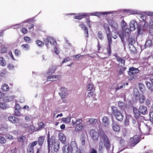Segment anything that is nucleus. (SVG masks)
Segmentation results:
<instances>
[{"instance_id": "1", "label": "nucleus", "mask_w": 153, "mask_h": 153, "mask_svg": "<svg viewBox=\"0 0 153 153\" xmlns=\"http://www.w3.org/2000/svg\"><path fill=\"white\" fill-rule=\"evenodd\" d=\"M110 141L105 134H101L100 136V140L99 144V149L100 152H102L103 149L105 147L108 149L110 146Z\"/></svg>"}, {"instance_id": "2", "label": "nucleus", "mask_w": 153, "mask_h": 153, "mask_svg": "<svg viewBox=\"0 0 153 153\" xmlns=\"http://www.w3.org/2000/svg\"><path fill=\"white\" fill-rule=\"evenodd\" d=\"M136 128H138L140 131L145 135L150 134L149 133L151 130L150 127L145 124L143 122L141 123H137Z\"/></svg>"}, {"instance_id": "3", "label": "nucleus", "mask_w": 153, "mask_h": 153, "mask_svg": "<svg viewBox=\"0 0 153 153\" xmlns=\"http://www.w3.org/2000/svg\"><path fill=\"white\" fill-rule=\"evenodd\" d=\"M111 113L115 116L116 119L119 121L122 120L123 118L122 114L114 106L111 107Z\"/></svg>"}, {"instance_id": "4", "label": "nucleus", "mask_w": 153, "mask_h": 153, "mask_svg": "<svg viewBox=\"0 0 153 153\" xmlns=\"http://www.w3.org/2000/svg\"><path fill=\"white\" fill-rule=\"evenodd\" d=\"M69 146L71 153H78L77 146L75 141H71Z\"/></svg>"}, {"instance_id": "5", "label": "nucleus", "mask_w": 153, "mask_h": 153, "mask_svg": "<svg viewBox=\"0 0 153 153\" xmlns=\"http://www.w3.org/2000/svg\"><path fill=\"white\" fill-rule=\"evenodd\" d=\"M140 138L138 135H136L130 139V142L131 146H134L140 141Z\"/></svg>"}, {"instance_id": "6", "label": "nucleus", "mask_w": 153, "mask_h": 153, "mask_svg": "<svg viewBox=\"0 0 153 153\" xmlns=\"http://www.w3.org/2000/svg\"><path fill=\"white\" fill-rule=\"evenodd\" d=\"M58 142L55 140L54 136H52L50 139L48 138V148L50 149V147H52L53 145L54 144Z\"/></svg>"}, {"instance_id": "7", "label": "nucleus", "mask_w": 153, "mask_h": 153, "mask_svg": "<svg viewBox=\"0 0 153 153\" xmlns=\"http://www.w3.org/2000/svg\"><path fill=\"white\" fill-rule=\"evenodd\" d=\"M59 94L62 99H63L68 95L67 89L64 88H61L60 91L59 92Z\"/></svg>"}, {"instance_id": "8", "label": "nucleus", "mask_w": 153, "mask_h": 153, "mask_svg": "<svg viewBox=\"0 0 153 153\" xmlns=\"http://www.w3.org/2000/svg\"><path fill=\"white\" fill-rule=\"evenodd\" d=\"M90 135L91 138L94 140H97L98 138V134L94 130H91L90 131Z\"/></svg>"}, {"instance_id": "9", "label": "nucleus", "mask_w": 153, "mask_h": 153, "mask_svg": "<svg viewBox=\"0 0 153 153\" xmlns=\"http://www.w3.org/2000/svg\"><path fill=\"white\" fill-rule=\"evenodd\" d=\"M109 13V12H95L93 13H91L89 14V15L88 16H97L100 17L102 15H107Z\"/></svg>"}, {"instance_id": "10", "label": "nucleus", "mask_w": 153, "mask_h": 153, "mask_svg": "<svg viewBox=\"0 0 153 153\" xmlns=\"http://www.w3.org/2000/svg\"><path fill=\"white\" fill-rule=\"evenodd\" d=\"M102 125L105 127H108L109 124V119L106 116H104L102 119Z\"/></svg>"}, {"instance_id": "11", "label": "nucleus", "mask_w": 153, "mask_h": 153, "mask_svg": "<svg viewBox=\"0 0 153 153\" xmlns=\"http://www.w3.org/2000/svg\"><path fill=\"white\" fill-rule=\"evenodd\" d=\"M139 70L138 69L136 68H134L132 67L131 68L129 69V71L128 72V74L129 75H132L135 74L139 72Z\"/></svg>"}, {"instance_id": "12", "label": "nucleus", "mask_w": 153, "mask_h": 153, "mask_svg": "<svg viewBox=\"0 0 153 153\" xmlns=\"http://www.w3.org/2000/svg\"><path fill=\"white\" fill-rule=\"evenodd\" d=\"M60 76L59 75H53L48 77L47 81H54L60 79Z\"/></svg>"}, {"instance_id": "13", "label": "nucleus", "mask_w": 153, "mask_h": 153, "mask_svg": "<svg viewBox=\"0 0 153 153\" xmlns=\"http://www.w3.org/2000/svg\"><path fill=\"white\" fill-rule=\"evenodd\" d=\"M89 15V13H83L81 14H79L77 16H74V18L79 20L82 19L83 17L88 16Z\"/></svg>"}, {"instance_id": "14", "label": "nucleus", "mask_w": 153, "mask_h": 153, "mask_svg": "<svg viewBox=\"0 0 153 153\" xmlns=\"http://www.w3.org/2000/svg\"><path fill=\"white\" fill-rule=\"evenodd\" d=\"M137 23L134 20L131 21L129 24L130 28L131 31L134 30L135 29V25Z\"/></svg>"}, {"instance_id": "15", "label": "nucleus", "mask_w": 153, "mask_h": 153, "mask_svg": "<svg viewBox=\"0 0 153 153\" xmlns=\"http://www.w3.org/2000/svg\"><path fill=\"white\" fill-rule=\"evenodd\" d=\"M112 127L114 131L116 132H118L120 129L119 126L115 122L112 123Z\"/></svg>"}, {"instance_id": "16", "label": "nucleus", "mask_w": 153, "mask_h": 153, "mask_svg": "<svg viewBox=\"0 0 153 153\" xmlns=\"http://www.w3.org/2000/svg\"><path fill=\"white\" fill-rule=\"evenodd\" d=\"M58 137L59 140L62 143H64L65 142L66 140V138L63 133H59L58 135Z\"/></svg>"}, {"instance_id": "17", "label": "nucleus", "mask_w": 153, "mask_h": 153, "mask_svg": "<svg viewBox=\"0 0 153 153\" xmlns=\"http://www.w3.org/2000/svg\"><path fill=\"white\" fill-rule=\"evenodd\" d=\"M62 150L64 153H68L70 151L69 145L68 144H65L63 147Z\"/></svg>"}, {"instance_id": "18", "label": "nucleus", "mask_w": 153, "mask_h": 153, "mask_svg": "<svg viewBox=\"0 0 153 153\" xmlns=\"http://www.w3.org/2000/svg\"><path fill=\"white\" fill-rule=\"evenodd\" d=\"M118 105L121 109H123L124 110L128 108L125 103L121 102H118Z\"/></svg>"}, {"instance_id": "19", "label": "nucleus", "mask_w": 153, "mask_h": 153, "mask_svg": "<svg viewBox=\"0 0 153 153\" xmlns=\"http://www.w3.org/2000/svg\"><path fill=\"white\" fill-rule=\"evenodd\" d=\"M15 97L13 96L5 97L4 99L5 101L10 102L14 101Z\"/></svg>"}, {"instance_id": "20", "label": "nucleus", "mask_w": 153, "mask_h": 153, "mask_svg": "<svg viewBox=\"0 0 153 153\" xmlns=\"http://www.w3.org/2000/svg\"><path fill=\"white\" fill-rule=\"evenodd\" d=\"M139 110L140 113L144 114L147 111V108L146 106H141L139 108Z\"/></svg>"}, {"instance_id": "21", "label": "nucleus", "mask_w": 153, "mask_h": 153, "mask_svg": "<svg viewBox=\"0 0 153 153\" xmlns=\"http://www.w3.org/2000/svg\"><path fill=\"white\" fill-rule=\"evenodd\" d=\"M80 27L83 28L85 31V34L86 37H88V30L87 27L83 24H82L80 25Z\"/></svg>"}, {"instance_id": "22", "label": "nucleus", "mask_w": 153, "mask_h": 153, "mask_svg": "<svg viewBox=\"0 0 153 153\" xmlns=\"http://www.w3.org/2000/svg\"><path fill=\"white\" fill-rule=\"evenodd\" d=\"M108 47L107 48V52L108 53L110 54L111 53V45L112 43L111 39H108Z\"/></svg>"}, {"instance_id": "23", "label": "nucleus", "mask_w": 153, "mask_h": 153, "mask_svg": "<svg viewBox=\"0 0 153 153\" xmlns=\"http://www.w3.org/2000/svg\"><path fill=\"white\" fill-rule=\"evenodd\" d=\"M45 138V137L44 136H40L38 138V144L40 146H41L43 144Z\"/></svg>"}, {"instance_id": "24", "label": "nucleus", "mask_w": 153, "mask_h": 153, "mask_svg": "<svg viewBox=\"0 0 153 153\" xmlns=\"http://www.w3.org/2000/svg\"><path fill=\"white\" fill-rule=\"evenodd\" d=\"M133 112L135 117L137 118L138 117H139L140 115L139 110H138L137 108H133Z\"/></svg>"}, {"instance_id": "25", "label": "nucleus", "mask_w": 153, "mask_h": 153, "mask_svg": "<svg viewBox=\"0 0 153 153\" xmlns=\"http://www.w3.org/2000/svg\"><path fill=\"white\" fill-rule=\"evenodd\" d=\"M56 70V68L55 67L52 66L50 68L47 72V74L49 75H51Z\"/></svg>"}, {"instance_id": "26", "label": "nucleus", "mask_w": 153, "mask_h": 153, "mask_svg": "<svg viewBox=\"0 0 153 153\" xmlns=\"http://www.w3.org/2000/svg\"><path fill=\"white\" fill-rule=\"evenodd\" d=\"M82 122V120L80 119H77L75 121L72 120V125L73 126L78 125Z\"/></svg>"}, {"instance_id": "27", "label": "nucleus", "mask_w": 153, "mask_h": 153, "mask_svg": "<svg viewBox=\"0 0 153 153\" xmlns=\"http://www.w3.org/2000/svg\"><path fill=\"white\" fill-rule=\"evenodd\" d=\"M8 120L11 123H15L17 122L18 119L14 116H11L9 117Z\"/></svg>"}, {"instance_id": "28", "label": "nucleus", "mask_w": 153, "mask_h": 153, "mask_svg": "<svg viewBox=\"0 0 153 153\" xmlns=\"http://www.w3.org/2000/svg\"><path fill=\"white\" fill-rule=\"evenodd\" d=\"M122 29L123 31V32L125 33V35H129V34L130 33L131 31L130 30V28L129 29L128 28H126V27H122Z\"/></svg>"}, {"instance_id": "29", "label": "nucleus", "mask_w": 153, "mask_h": 153, "mask_svg": "<svg viewBox=\"0 0 153 153\" xmlns=\"http://www.w3.org/2000/svg\"><path fill=\"white\" fill-rule=\"evenodd\" d=\"M84 125L83 124H80L78 125L75 128V130L76 131H79L82 129L84 128Z\"/></svg>"}, {"instance_id": "30", "label": "nucleus", "mask_w": 153, "mask_h": 153, "mask_svg": "<svg viewBox=\"0 0 153 153\" xmlns=\"http://www.w3.org/2000/svg\"><path fill=\"white\" fill-rule=\"evenodd\" d=\"M54 150L55 152H57L59 150V142H58L55 144H54Z\"/></svg>"}, {"instance_id": "31", "label": "nucleus", "mask_w": 153, "mask_h": 153, "mask_svg": "<svg viewBox=\"0 0 153 153\" xmlns=\"http://www.w3.org/2000/svg\"><path fill=\"white\" fill-rule=\"evenodd\" d=\"M1 89L3 91H7L9 90V86L7 84H4L2 85Z\"/></svg>"}, {"instance_id": "32", "label": "nucleus", "mask_w": 153, "mask_h": 153, "mask_svg": "<svg viewBox=\"0 0 153 153\" xmlns=\"http://www.w3.org/2000/svg\"><path fill=\"white\" fill-rule=\"evenodd\" d=\"M62 120L64 123H68L70 122L71 117H67L66 118H62Z\"/></svg>"}, {"instance_id": "33", "label": "nucleus", "mask_w": 153, "mask_h": 153, "mask_svg": "<svg viewBox=\"0 0 153 153\" xmlns=\"http://www.w3.org/2000/svg\"><path fill=\"white\" fill-rule=\"evenodd\" d=\"M87 96V97H88L90 98H91V99L92 100L94 97L95 94L92 92H88Z\"/></svg>"}, {"instance_id": "34", "label": "nucleus", "mask_w": 153, "mask_h": 153, "mask_svg": "<svg viewBox=\"0 0 153 153\" xmlns=\"http://www.w3.org/2000/svg\"><path fill=\"white\" fill-rule=\"evenodd\" d=\"M146 15H143L142 14L140 16V19L143 20V22H145L144 25H148V24L146 21V18L147 17Z\"/></svg>"}, {"instance_id": "35", "label": "nucleus", "mask_w": 153, "mask_h": 153, "mask_svg": "<svg viewBox=\"0 0 153 153\" xmlns=\"http://www.w3.org/2000/svg\"><path fill=\"white\" fill-rule=\"evenodd\" d=\"M45 126V124L42 122H40L38 124V128H36V131H39L40 129L43 128Z\"/></svg>"}, {"instance_id": "36", "label": "nucleus", "mask_w": 153, "mask_h": 153, "mask_svg": "<svg viewBox=\"0 0 153 153\" xmlns=\"http://www.w3.org/2000/svg\"><path fill=\"white\" fill-rule=\"evenodd\" d=\"M139 100L141 103L144 102L145 100V97L143 94H140L139 95Z\"/></svg>"}, {"instance_id": "37", "label": "nucleus", "mask_w": 153, "mask_h": 153, "mask_svg": "<svg viewBox=\"0 0 153 153\" xmlns=\"http://www.w3.org/2000/svg\"><path fill=\"white\" fill-rule=\"evenodd\" d=\"M0 64L1 66H5L6 65L5 61L2 57H0Z\"/></svg>"}, {"instance_id": "38", "label": "nucleus", "mask_w": 153, "mask_h": 153, "mask_svg": "<svg viewBox=\"0 0 153 153\" xmlns=\"http://www.w3.org/2000/svg\"><path fill=\"white\" fill-rule=\"evenodd\" d=\"M139 95V92L137 89H134V90L133 96L137 99Z\"/></svg>"}, {"instance_id": "39", "label": "nucleus", "mask_w": 153, "mask_h": 153, "mask_svg": "<svg viewBox=\"0 0 153 153\" xmlns=\"http://www.w3.org/2000/svg\"><path fill=\"white\" fill-rule=\"evenodd\" d=\"M48 42L52 45H55L56 44V42L54 39H46Z\"/></svg>"}, {"instance_id": "40", "label": "nucleus", "mask_w": 153, "mask_h": 153, "mask_svg": "<svg viewBox=\"0 0 153 153\" xmlns=\"http://www.w3.org/2000/svg\"><path fill=\"white\" fill-rule=\"evenodd\" d=\"M128 41L129 45H133L135 42V39H128Z\"/></svg>"}, {"instance_id": "41", "label": "nucleus", "mask_w": 153, "mask_h": 153, "mask_svg": "<svg viewBox=\"0 0 153 153\" xmlns=\"http://www.w3.org/2000/svg\"><path fill=\"white\" fill-rule=\"evenodd\" d=\"M111 26L112 27L115 29H116L118 27V25L116 22L113 21H112L111 22Z\"/></svg>"}, {"instance_id": "42", "label": "nucleus", "mask_w": 153, "mask_h": 153, "mask_svg": "<svg viewBox=\"0 0 153 153\" xmlns=\"http://www.w3.org/2000/svg\"><path fill=\"white\" fill-rule=\"evenodd\" d=\"M93 85L92 83H89L87 86V89L88 91H91L93 88Z\"/></svg>"}, {"instance_id": "43", "label": "nucleus", "mask_w": 153, "mask_h": 153, "mask_svg": "<svg viewBox=\"0 0 153 153\" xmlns=\"http://www.w3.org/2000/svg\"><path fill=\"white\" fill-rule=\"evenodd\" d=\"M126 68L123 67H121L118 71L119 74L120 75L123 74L124 71L126 70Z\"/></svg>"}, {"instance_id": "44", "label": "nucleus", "mask_w": 153, "mask_h": 153, "mask_svg": "<svg viewBox=\"0 0 153 153\" xmlns=\"http://www.w3.org/2000/svg\"><path fill=\"white\" fill-rule=\"evenodd\" d=\"M152 42L151 40L148 39L146 42L145 46L146 47L150 46L152 45Z\"/></svg>"}, {"instance_id": "45", "label": "nucleus", "mask_w": 153, "mask_h": 153, "mask_svg": "<svg viewBox=\"0 0 153 153\" xmlns=\"http://www.w3.org/2000/svg\"><path fill=\"white\" fill-rule=\"evenodd\" d=\"M138 86H139V88L140 90V91L141 92H143L144 91V88H145L144 85L142 83H140L139 84Z\"/></svg>"}, {"instance_id": "46", "label": "nucleus", "mask_w": 153, "mask_h": 153, "mask_svg": "<svg viewBox=\"0 0 153 153\" xmlns=\"http://www.w3.org/2000/svg\"><path fill=\"white\" fill-rule=\"evenodd\" d=\"M103 27L105 31L110 30V29L109 26L107 23H104L103 24Z\"/></svg>"}, {"instance_id": "47", "label": "nucleus", "mask_w": 153, "mask_h": 153, "mask_svg": "<svg viewBox=\"0 0 153 153\" xmlns=\"http://www.w3.org/2000/svg\"><path fill=\"white\" fill-rule=\"evenodd\" d=\"M86 138L85 137H82L81 138V141L82 145L84 146L86 143Z\"/></svg>"}, {"instance_id": "48", "label": "nucleus", "mask_w": 153, "mask_h": 153, "mask_svg": "<svg viewBox=\"0 0 153 153\" xmlns=\"http://www.w3.org/2000/svg\"><path fill=\"white\" fill-rule=\"evenodd\" d=\"M33 149L31 147L28 146L27 148V153H33Z\"/></svg>"}, {"instance_id": "49", "label": "nucleus", "mask_w": 153, "mask_h": 153, "mask_svg": "<svg viewBox=\"0 0 153 153\" xmlns=\"http://www.w3.org/2000/svg\"><path fill=\"white\" fill-rule=\"evenodd\" d=\"M36 44L39 47H42L44 45V43H43L41 41L39 40H37L36 41Z\"/></svg>"}, {"instance_id": "50", "label": "nucleus", "mask_w": 153, "mask_h": 153, "mask_svg": "<svg viewBox=\"0 0 153 153\" xmlns=\"http://www.w3.org/2000/svg\"><path fill=\"white\" fill-rule=\"evenodd\" d=\"M22 48L25 50H27L29 48V46L27 44H23L22 45Z\"/></svg>"}, {"instance_id": "51", "label": "nucleus", "mask_w": 153, "mask_h": 153, "mask_svg": "<svg viewBox=\"0 0 153 153\" xmlns=\"http://www.w3.org/2000/svg\"><path fill=\"white\" fill-rule=\"evenodd\" d=\"M6 140L3 137L0 136V143H4L6 142Z\"/></svg>"}, {"instance_id": "52", "label": "nucleus", "mask_w": 153, "mask_h": 153, "mask_svg": "<svg viewBox=\"0 0 153 153\" xmlns=\"http://www.w3.org/2000/svg\"><path fill=\"white\" fill-rule=\"evenodd\" d=\"M31 118V116L30 115H26L25 117V120L26 122L29 121Z\"/></svg>"}, {"instance_id": "53", "label": "nucleus", "mask_w": 153, "mask_h": 153, "mask_svg": "<svg viewBox=\"0 0 153 153\" xmlns=\"http://www.w3.org/2000/svg\"><path fill=\"white\" fill-rule=\"evenodd\" d=\"M38 142L37 141H33L32 142L30 145H29L28 146L29 147H31L33 148V147L35 146L37 143Z\"/></svg>"}, {"instance_id": "54", "label": "nucleus", "mask_w": 153, "mask_h": 153, "mask_svg": "<svg viewBox=\"0 0 153 153\" xmlns=\"http://www.w3.org/2000/svg\"><path fill=\"white\" fill-rule=\"evenodd\" d=\"M146 85L149 89L153 87L152 85L149 82H146Z\"/></svg>"}, {"instance_id": "55", "label": "nucleus", "mask_w": 153, "mask_h": 153, "mask_svg": "<svg viewBox=\"0 0 153 153\" xmlns=\"http://www.w3.org/2000/svg\"><path fill=\"white\" fill-rule=\"evenodd\" d=\"M21 31L24 34L26 33L27 32V29L25 27H22L21 29Z\"/></svg>"}, {"instance_id": "56", "label": "nucleus", "mask_w": 153, "mask_h": 153, "mask_svg": "<svg viewBox=\"0 0 153 153\" xmlns=\"http://www.w3.org/2000/svg\"><path fill=\"white\" fill-rule=\"evenodd\" d=\"M89 122L92 124H94L97 122V120L95 119L91 118L89 119Z\"/></svg>"}, {"instance_id": "57", "label": "nucleus", "mask_w": 153, "mask_h": 153, "mask_svg": "<svg viewBox=\"0 0 153 153\" xmlns=\"http://www.w3.org/2000/svg\"><path fill=\"white\" fill-rule=\"evenodd\" d=\"M129 46V48L131 51L132 52H134L135 51V48L133 45H130Z\"/></svg>"}, {"instance_id": "58", "label": "nucleus", "mask_w": 153, "mask_h": 153, "mask_svg": "<svg viewBox=\"0 0 153 153\" xmlns=\"http://www.w3.org/2000/svg\"><path fill=\"white\" fill-rule=\"evenodd\" d=\"M6 106L5 103L3 102H1L0 103V108L5 109L6 108Z\"/></svg>"}, {"instance_id": "59", "label": "nucleus", "mask_w": 153, "mask_h": 153, "mask_svg": "<svg viewBox=\"0 0 153 153\" xmlns=\"http://www.w3.org/2000/svg\"><path fill=\"white\" fill-rule=\"evenodd\" d=\"M7 126L6 125H4L3 126L1 127L0 129L2 131H4V129L5 131H7Z\"/></svg>"}, {"instance_id": "60", "label": "nucleus", "mask_w": 153, "mask_h": 153, "mask_svg": "<svg viewBox=\"0 0 153 153\" xmlns=\"http://www.w3.org/2000/svg\"><path fill=\"white\" fill-rule=\"evenodd\" d=\"M106 32L107 34V38H111V33L110 32V30L106 31Z\"/></svg>"}, {"instance_id": "61", "label": "nucleus", "mask_w": 153, "mask_h": 153, "mask_svg": "<svg viewBox=\"0 0 153 153\" xmlns=\"http://www.w3.org/2000/svg\"><path fill=\"white\" fill-rule=\"evenodd\" d=\"M117 60L119 63H121L122 64L124 65L125 61V60L120 58H119L117 59Z\"/></svg>"}, {"instance_id": "62", "label": "nucleus", "mask_w": 153, "mask_h": 153, "mask_svg": "<svg viewBox=\"0 0 153 153\" xmlns=\"http://www.w3.org/2000/svg\"><path fill=\"white\" fill-rule=\"evenodd\" d=\"M150 119L151 120H153V110L151 111L149 113Z\"/></svg>"}, {"instance_id": "63", "label": "nucleus", "mask_w": 153, "mask_h": 153, "mask_svg": "<svg viewBox=\"0 0 153 153\" xmlns=\"http://www.w3.org/2000/svg\"><path fill=\"white\" fill-rule=\"evenodd\" d=\"M149 26L150 28H153V18L151 19L150 21Z\"/></svg>"}, {"instance_id": "64", "label": "nucleus", "mask_w": 153, "mask_h": 153, "mask_svg": "<svg viewBox=\"0 0 153 153\" xmlns=\"http://www.w3.org/2000/svg\"><path fill=\"white\" fill-rule=\"evenodd\" d=\"M97 150L95 149L91 148L90 149V153H97Z\"/></svg>"}]
</instances>
